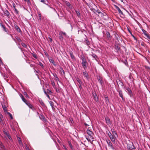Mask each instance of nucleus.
I'll return each instance as SVG.
<instances>
[{
    "mask_svg": "<svg viewBox=\"0 0 150 150\" xmlns=\"http://www.w3.org/2000/svg\"><path fill=\"white\" fill-rule=\"evenodd\" d=\"M47 91L49 93H52V91L51 90H50L47 89Z\"/></svg>",
    "mask_w": 150,
    "mask_h": 150,
    "instance_id": "nucleus-61",
    "label": "nucleus"
},
{
    "mask_svg": "<svg viewBox=\"0 0 150 150\" xmlns=\"http://www.w3.org/2000/svg\"><path fill=\"white\" fill-rule=\"evenodd\" d=\"M82 33V31H81V30H78V34H79L81 33Z\"/></svg>",
    "mask_w": 150,
    "mask_h": 150,
    "instance_id": "nucleus-55",
    "label": "nucleus"
},
{
    "mask_svg": "<svg viewBox=\"0 0 150 150\" xmlns=\"http://www.w3.org/2000/svg\"><path fill=\"white\" fill-rule=\"evenodd\" d=\"M69 144L71 149H72L73 146L71 143L70 142H69Z\"/></svg>",
    "mask_w": 150,
    "mask_h": 150,
    "instance_id": "nucleus-48",
    "label": "nucleus"
},
{
    "mask_svg": "<svg viewBox=\"0 0 150 150\" xmlns=\"http://www.w3.org/2000/svg\"><path fill=\"white\" fill-rule=\"evenodd\" d=\"M14 11L15 13L17 15H18L19 13L18 11L16 9V8H15L14 9Z\"/></svg>",
    "mask_w": 150,
    "mask_h": 150,
    "instance_id": "nucleus-37",
    "label": "nucleus"
},
{
    "mask_svg": "<svg viewBox=\"0 0 150 150\" xmlns=\"http://www.w3.org/2000/svg\"><path fill=\"white\" fill-rule=\"evenodd\" d=\"M117 83L118 85H120L122 86H123L124 85L123 83L122 82L119 80H118L117 81Z\"/></svg>",
    "mask_w": 150,
    "mask_h": 150,
    "instance_id": "nucleus-14",
    "label": "nucleus"
},
{
    "mask_svg": "<svg viewBox=\"0 0 150 150\" xmlns=\"http://www.w3.org/2000/svg\"><path fill=\"white\" fill-rule=\"evenodd\" d=\"M124 63L126 65H128V63L126 60H125L124 61Z\"/></svg>",
    "mask_w": 150,
    "mask_h": 150,
    "instance_id": "nucleus-52",
    "label": "nucleus"
},
{
    "mask_svg": "<svg viewBox=\"0 0 150 150\" xmlns=\"http://www.w3.org/2000/svg\"><path fill=\"white\" fill-rule=\"evenodd\" d=\"M41 116L42 117V120L44 121V122H46V120L45 117L44 116L42 115H41Z\"/></svg>",
    "mask_w": 150,
    "mask_h": 150,
    "instance_id": "nucleus-36",
    "label": "nucleus"
},
{
    "mask_svg": "<svg viewBox=\"0 0 150 150\" xmlns=\"http://www.w3.org/2000/svg\"><path fill=\"white\" fill-rule=\"evenodd\" d=\"M28 106L30 109H31L33 111H35V108L33 106V105L30 103H28V101L25 103Z\"/></svg>",
    "mask_w": 150,
    "mask_h": 150,
    "instance_id": "nucleus-3",
    "label": "nucleus"
},
{
    "mask_svg": "<svg viewBox=\"0 0 150 150\" xmlns=\"http://www.w3.org/2000/svg\"><path fill=\"white\" fill-rule=\"evenodd\" d=\"M106 102H107V101H108V97H106L105 98Z\"/></svg>",
    "mask_w": 150,
    "mask_h": 150,
    "instance_id": "nucleus-60",
    "label": "nucleus"
},
{
    "mask_svg": "<svg viewBox=\"0 0 150 150\" xmlns=\"http://www.w3.org/2000/svg\"><path fill=\"white\" fill-rule=\"evenodd\" d=\"M49 103H50V105H51V107L52 108V109L53 110H54L55 109V108L54 107V103L52 101H50L49 102Z\"/></svg>",
    "mask_w": 150,
    "mask_h": 150,
    "instance_id": "nucleus-21",
    "label": "nucleus"
},
{
    "mask_svg": "<svg viewBox=\"0 0 150 150\" xmlns=\"http://www.w3.org/2000/svg\"><path fill=\"white\" fill-rule=\"evenodd\" d=\"M32 56H33V57H34V58L36 59L37 58V55H36V54H35V53H32Z\"/></svg>",
    "mask_w": 150,
    "mask_h": 150,
    "instance_id": "nucleus-43",
    "label": "nucleus"
},
{
    "mask_svg": "<svg viewBox=\"0 0 150 150\" xmlns=\"http://www.w3.org/2000/svg\"><path fill=\"white\" fill-rule=\"evenodd\" d=\"M41 2H42V3L45 4L49 6V5L47 4V3H48V1L47 0H41Z\"/></svg>",
    "mask_w": 150,
    "mask_h": 150,
    "instance_id": "nucleus-25",
    "label": "nucleus"
},
{
    "mask_svg": "<svg viewBox=\"0 0 150 150\" xmlns=\"http://www.w3.org/2000/svg\"><path fill=\"white\" fill-rule=\"evenodd\" d=\"M127 90L128 91L129 93H130V94H132V91H131V90L129 88H128L127 89Z\"/></svg>",
    "mask_w": 150,
    "mask_h": 150,
    "instance_id": "nucleus-47",
    "label": "nucleus"
},
{
    "mask_svg": "<svg viewBox=\"0 0 150 150\" xmlns=\"http://www.w3.org/2000/svg\"><path fill=\"white\" fill-rule=\"evenodd\" d=\"M59 38L61 40H63V35L62 33H61V32L59 33Z\"/></svg>",
    "mask_w": 150,
    "mask_h": 150,
    "instance_id": "nucleus-24",
    "label": "nucleus"
},
{
    "mask_svg": "<svg viewBox=\"0 0 150 150\" xmlns=\"http://www.w3.org/2000/svg\"><path fill=\"white\" fill-rule=\"evenodd\" d=\"M95 59L96 61H97V59H98V57L94 53L92 52L91 54H90Z\"/></svg>",
    "mask_w": 150,
    "mask_h": 150,
    "instance_id": "nucleus-12",
    "label": "nucleus"
},
{
    "mask_svg": "<svg viewBox=\"0 0 150 150\" xmlns=\"http://www.w3.org/2000/svg\"><path fill=\"white\" fill-rule=\"evenodd\" d=\"M8 114L9 115V116H10L11 119H13V117L12 115L10 112H8Z\"/></svg>",
    "mask_w": 150,
    "mask_h": 150,
    "instance_id": "nucleus-44",
    "label": "nucleus"
},
{
    "mask_svg": "<svg viewBox=\"0 0 150 150\" xmlns=\"http://www.w3.org/2000/svg\"><path fill=\"white\" fill-rule=\"evenodd\" d=\"M84 42L87 45H89L90 44V42L87 39H85Z\"/></svg>",
    "mask_w": 150,
    "mask_h": 150,
    "instance_id": "nucleus-26",
    "label": "nucleus"
},
{
    "mask_svg": "<svg viewBox=\"0 0 150 150\" xmlns=\"http://www.w3.org/2000/svg\"><path fill=\"white\" fill-rule=\"evenodd\" d=\"M13 6L14 8V9H15V8H16V5L15 4L13 3Z\"/></svg>",
    "mask_w": 150,
    "mask_h": 150,
    "instance_id": "nucleus-58",
    "label": "nucleus"
},
{
    "mask_svg": "<svg viewBox=\"0 0 150 150\" xmlns=\"http://www.w3.org/2000/svg\"><path fill=\"white\" fill-rule=\"evenodd\" d=\"M50 62H51L52 63V64H54L55 65V64H54V60L52 59H51L50 60Z\"/></svg>",
    "mask_w": 150,
    "mask_h": 150,
    "instance_id": "nucleus-45",
    "label": "nucleus"
},
{
    "mask_svg": "<svg viewBox=\"0 0 150 150\" xmlns=\"http://www.w3.org/2000/svg\"><path fill=\"white\" fill-rule=\"evenodd\" d=\"M115 36L116 39L118 41H119V40H120V36L118 35H117V36L116 35H115Z\"/></svg>",
    "mask_w": 150,
    "mask_h": 150,
    "instance_id": "nucleus-38",
    "label": "nucleus"
},
{
    "mask_svg": "<svg viewBox=\"0 0 150 150\" xmlns=\"http://www.w3.org/2000/svg\"><path fill=\"white\" fill-rule=\"evenodd\" d=\"M63 146L65 150H67L66 146L64 145H63Z\"/></svg>",
    "mask_w": 150,
    "mask_h": 150,
    "instance_id": "nucleus-59",
    "label": "nucleus"
},
{
    "mask_svg": "<svg viewBox=\"0 0 150 150\" xmlns=\"http://www.w3.org/2000/svg\"><path fill=\"white\" fill-rule=\"evenodd\" d=\"M24 95H25V96L26 97H28V98H29L28 95L27 94V93L26 92H24Z\"/></svg>",
    "mask_w": 150,
    "mask_h": 150,
    "instance_id": "nucleus-46",
    "label": "nucleus"
},
{
    "mask_svg": "<svg viewBox=\"0 0 150 150\" xmlns=\"http://www.w3.org/2000/svg\"><path fill=\"white\" fill-rule=\"evenodd\" d=\"M38 65H40L42 68H43L44 66L43 64L40 62H39V63L38 64Z\"/></svg>",
    "mask_w": 150,
    "mask_h": 150,
    "instance_id": "nucleus-41",
    "label": "nucleus"
},
{
    "mask_svg": "<svg viewBox=\"0 0 150 150\" xmlns=\"http://www.w3.org/2000/svg\"><path fill=\"white\" fill-rule=\"evenodd\" d=\"M25 1H26L28 4H29V3H30V2L29 0H24Z\"/></svg>",
    "mask_w": 150,
    "mask_h": 150,
    "instance_id": "nucleus-56",
    "label": "nucleus"
},
{
    "mask_svg": "<svg viewBox=\"0 0 150 150\" xmlns=\"http://www.w3.org/2000/svg\"><path fill=\"white\" fill-rule=\"evenodd\" d=\"M82 65L84 69L85 70L86 68H87V62L86 61H82Z\"/></svg>",
    "mask_w": 150,
    "mask_h": 150,
    "instance_id": "nucleus-8",
    "label": "nucleus"
},
{
    "mask_svg": "<svg viewBox=\"0 0 150 150\" xmlns=\"http://www.w3.org/2000/svg\"><path fill=\"white\" fill-rule=\"evenodd\" d=\"M115 8L117 10H118L119 13L120 14H121L123 15V12L121 11V10L120 9V8L118 6H117L116 5H115Z\"/></svg>",
    "mask_w": 150,
    "mask_h": 150,
    "instance_id": "nucleus-13",
    "label": "nucleus"
},
{
    "mask_svg": "<svg viewBox=\"0 0 150 150\" xmlns=\"http://www.w3.org/2000/svg\"><path fill=\"white\" fill-rule=\"evenodd\" d=\"M30 66L31 67H33L34 66V65L33 64H30Z\"/></svg>",
    "mask_w": 150,
    "mask_h": 150,
    "instance_id": "nucleus-62",
    "label": "nucleus"
},
{
    "mask_svg": "<svg viewBox=\"0 0 150 150\" xmlns=\"http://www.w3.org/2000/svg\"><path fill=\"white\" fill-rule=\"evenodd\" d=\"M2 105L3 109L4 110V111H6L7 110V108L6 107V106L5 105L2 104Z\"/></svg>",
    "mask_w": 150,
    "mask_h": 150,
    "instance_id": "nucleus-29",
    "label": "nucleus"
},
{
    "mask_svg": "<svg viewBox=\"0 0 150 150\" xmlns=\"http://www.w3.org/2000/svg\"><path fill=\"white\" fill-rule=\"evenodd\" d=\"M54 76L55 77L54 80L57 81L59 80V79L58 77L57 76V74H53Z\"/></svg>",
    "mask_w": 150,
    "mask_h": 150,
    "instance_id": "nucleus-28",
    "label": "nucleus"
},
{
    "mask_svg": "<svg viewBox=\"0 0 150 150\" xmlns=\"http://www.w3.org/2000/svg\"><path fill=\"white\" fill-rule=\"evenodd\" d=\"M93 94L94 100L96 102H98V98L97 96L96 93H93Z\"/></svg>",
    "mask_w": 150,
    "mask_h": 150,
    "instance_id": "nucleus-9",
    "label": "nucleus"
},
{
    "mask_svg": "<svg viewBox=\"0 0 150 150\" xmlns=\"http://www.w3.org/2000/svg\"><path fill=\"white\" fill-rule=\"evenodd\" d=\"M118 92L120 97L122 98V100H124V99L123 97L122 91L121 90H119Z\"/></svg>",
    "mask_w": 150,
    "mask_h": 150,
    "instance_id": "nucleus-15",
    "label": "nucleus"
},
{
    "mask_svg": "<svg viewBox=\"0 0 150 150\" xmlns=\"http://www.w3.org/2000/svg\"><path fill=\"white\" fill-rule=\"evenodd\" d=\"M147 37L150 40V36L149 35H147Z\"/></svg>",
    "mask_w": 150,
    "mask_h": 150,
    "instance_id": "nucleus-64",
    "label": "nucleus"
},
{
    "mask_svg": "<svg viewBox=\"0 0 150 150\" xmlns=\"http://www.w3.org/2000/svg\"><path fill=\"white\" fill-rule=\"evenodd\" d=\"M5 134L7 135L9 139L11 138V136L9 135V134H8L6 132Z\"/></svg>",
    "mask_w": 150,
    "mask_h": 150,
    "instance_id": "nucleus-50",
    "label": "nucleus"
},
{
    "mask_svg": "<svg viewBox=\"0 0 150 150\" xmlns=\"http://www.w3.org/2000/svg\"><path fill=\"white\" fill-rule=\"evenodd\" d=\"M106 142L108 145V146L110 147L112 149L114 150V148L113 147L112 144L111 142L109 140H106Z\"/></svg>",
    "mask_w": 150,
    "mask_h": 150,
    "instance_id": "nucleus-7",
    "label": "nucleus"
},
{
    "mask_svg": "<svg viewBox=\"0 0 150 150\" xmlns=\"http://www.w3.org/2000/svg\"><path fill=\"white\" fill-rule=\"evenodd\" d=\"M127 148L129 150H132L133 149H135L136 148L133 143L131 141H129V143L127 144Z\"/></svg>",
    "mask_w": 150,
    "mask_h": 150,
    "instance_id": "nucleus-1",
    "label": "nucleus"
},
{
    "mask_svg": "<svg viewBox=\"0 0 150 150\" xmlns=\"http://www.w3.org/2000/svg\"><path fill=\"white\" fill-rule=\"evenodd\" d=\"M15 38L19 42H20L21 41V40L20 38L18 37L17 36H16L15 37Z\"/></svg>",
    "mask_w": 150,
    "mask_h": 150,
    "instance_id": "nucleus-31",
    "label": "nucleus"
},
{
    "mask_svg": "<svg viewBox=\"0 0 150 150\" xmlns=\"http://www.w3.org/2000/svg\"><path fill=\"white\" fill-rule=\"evenodd\" d=\"M1 26L3 28L4 30L6 32H8V29L6 28L5 26L2 24L1 23Z\"/></svg>",
    "mask_w": 150,
    "mask_h": 150,
    "instance_id": "nucleus-18",
    "label": "nucleus"
},
{
    "mask_svg": "<svg viewBox=\"0 0 150 150\" xmlns=\"http://www.w3.org/2000/svg\"><path fill=\"white\" fill-rule=\"evenodd\" d=\"M106 123L108 125H109L110 123V120L109 118L107 117L105 118Z\"/></svg>",
    "mask_w": 150,
    "mask_h": 150,
    "instance_id": "nucleus-20",
    "label": "nucleus"
},
{
    "mask_svg": "<svg viewBox=\"0 0 150 150\" xmlns=\"http://www.w3.org/2000/svg\"><path fill=\"white\" fill-rule=\"evenodd\" d=\"M14 26L15 27V28L17 31L21 33H22V32L21 30V29L19 28V27L18 26L16 25L15 24H14Z\"/></svg>",
    "mask_w": 150,
    "mask_h": 150,
    "instance_id": "nucleus-10",
    "label": "nucleus"
},
{
    "mask_svg": "<svg viewBox=\"0 0 150 150\" xmlns=\"http://www.w3.org/2000/svg\"><path fill=\"white\" fill-rule=\"evenodd\" d=\"M20 96L23 102H24L25 103L27 102V101L24 98L22 94H20Z\"/></svg>",
    "mask_w": 150,
    "mask_h": 150,
    "instance_id": "nucleus-17",
    "label": "nucleus"
},
{
    "mask_svg": "<svg viewBox=\"0 0 150 150\" xmlns=\"http://www.w3.org/2000/svg\"><path fill=\"white\" fill-rule=\"evenodd\" d=\"M83 74L84 76L86 78H88V73L86 71H85L83 72Z\"/></svg>",
    "mask_w": 150,
    "mask_h": 150,
    "instance_id": "nucleus-19",
    "label": "nucleus"
},
{
    "mask_svg": "<svg viewBox=\"0 0 150 150\" xmlns=\"http://www.w3.org/2000/svg\"><path fill=\"white\" fill-rule=\"evenodd\" d=\"M87 133L90 137V138L92 139H94L93 136V133L89 129H87L86 131Z\"/></svg>",
    "mask_w": 150,
    "mask_h": 150,
    "instance_id": "nucleus-4",
    "label": "nucleus"
},
{
    "mask_svg": "<svg viewBox=\"0 0 150 150\" xmlns=\"http://www.w3.org/2000/svg\"><path fill=\"white\" fill-rule=\"evenodd\" d=\"M51 84L53 87L55 86V83L53 81H51Z\"/></svg>",
    "mask_w": 150,
    "mask_h": 150,
    "instance_id": "nucleus-42",
    "label": "nucleus"
},
{
    "mask_svg": "<svg viewBox=\"0 0 150 150\" xmlns=\"http://www.w3.org/2000/svg\"><path fill=\"white\" fill-rule=\"evenodd\" d=\"M21 45L23 47H24L25 48H27V45L25 43H24L23 42L21 43Z\"/></svg>",
    "mask_w": 150,
    "mask_h": 150,
    "instance_id": "nucleus-32",
    "label": "nucleus"
},
{
    "mask_svg": "<svg viewBox=\"0 0 150 150\" xmlns=\"http://www.w3.org/2000/svg\"><path fill=\"white\" fill-rule=\"evenodd\" d=\"M38 17L39 19L41 20V14L40 13L38 12Z\"/></svg>",
    "mask_w": 150,
    "mask_h": 150,
    "instance_id": "nucleus-40",
    "label": "nucleus"
},
{
    "mask_svg": "<svg viewBox=\"0 0 150 150\" xmlns=\"http://www.w3.org/2000/svg\"><path fill=\"white\" fill-rule=\"evenodd\" d=\"M106 34L108 38H110V34L108 31H107L106 32Z\"/></svg>",
    "mask_w": 150,
    "mask_h": 150,
    "instance_id": "nucleus-30",
    "label": "nucleus"
},
{
    "mask_svg": "<svg viewBox=\"0 0 150 150\" xmlns=\"http://www.w3.org/2000/svg\"><path fill=\"white\" fill-rule=\"evenodd\" d=\"M69 53L71 59L72 60L75 59V57L74 56V55H73V52L72 51H71L69 52Z\"/></svg>",
    "mask_w": 150,
    "mask_h": 150,
    "instance_id": "nucleus-16",
    "label": "nucleus"
},
{
    "mask_svg": "<svg viewBox=\"0 0 150 150\" xmlns=\"http://www.w3.org/2000/svg\"><path fill=\"white\" fill-rule=\"evenodd\" d=\"M40 104L41 105H42L43 106H45V104L44 103L43 101H40Z\"/></svg>",
    "mask_w": 150,
    "mask_h": 150,
    "instance_id": "nucleus-39",
    "label": "nucleus"
},
{
    "mask_svg": "<svg viewBox=\"0 0 150 150\" xmlns=\"http://www.w3.org/2000/svg\"><path fill=\"white\" fill-rule=\"evenodd\" d=\"M97 12H98V13H101V12H100V11H99L98 10H97Z\"/></svg>",
    "mask_w": 150,
    "mask_h": 150,
    "instance_id": "nucleus-63",
    "label": "nucleus"
},
{
    "mask_svg": "<svg viewBox=\"0 0 150 150\" xmlns=\"http://www.w3.org/2000/svg\"><path fill=\"white\" fill-rule=\"evenodd\" d=\"M0 147L2 149H3L4 148V146L3 144L2 143L0 142Z\"/></svg>",
    "mask_w": 150,
    "mask_h": 150,
    "instance_id": "nucleus-35",
    "label": "nucleus"
},
{
    "mask_svg": "<svg viewBox=\"0 0 150 150\" xmlns=\"http://www.w3.org/2000/svg\"><path fill=\"white\" fill-rule=\"evenodd\" d=\"M76 12L78 16H79L80 15V14L79 12L76 11Z\"/></svg>",
    "mask_w": 150,
    "mask_h": 150,
    "instance_id": "nucleus-54",
    "label": "nucleus"
},
{
    "mask_svg": "<svg viewBox=\"0 0 150 150\" xmlns=\"http://www.w3.org/2000/svg\"><path fill=\"white\" fill-rule=\"evenodd\" d=\"M142 31L146 36H147V35H149L146 33V31L144 29H142Z\"/></svg>",
    "mask_w": 150,
    "mask_h": 150,
    "instance_id": "nucleus-33",
    "label": "nucleus"
},
{
    "mask_svg": "<svg viewBox=\"0 0 150 150\" xmlns=\"http://www.w3.org/2000/svg\"><path fill=\"white\" fill-rule=\"evenodd\" d=\"M4 13V15L8 17H9L10 16V14L9 12L6 9L3 10Z\"/></svg>",
    "mask_w": 150,
    "mask_h": 150,
    "instance_id": "nucleus-6",
    "label": "nucleus"
},
{
    "mask_svg": "<svg viewBox=\"0 0 150 150\" xmlns=\"http://www.w3.org/2000/svg\"><path fill=\"white\" fill-rule=\"evenodd\" d=\"M112 132L113 134H116V135L117 134V133L114 130H113V131H112Z\"/></svg>",
    "mask_w": 150,
    "mask_h": 150,
    "instance_id": "nucleus-57",
    "label": "nucleus"
},
{
    "mask_svg": "<svg viewBox=\"0 0 150 150\" xmlns=\"http://www.w3.org/2000/svg\"><path fill=\"white\" fill-rule=\"evenodd\" d=\"M61 33H62V34L63 36H63H66V33H65V32H62V31H61Z\"/></svg>",
    "mask_w": 150,
    "mask_h": 150,
    "instance_id": "nucleus-49",
    "label": "nucleus"
},
{
    "mask_svg": "<svg viewBox=\"0 0 150 150\" xmlns=\"http://www.w3.org/2000/svg\"><path fill=\"white\" fill-rule=\"evenodd\" d=\"M108 134L111 141L112 142H115V138L114 137V136L110 132H109Z\"/></svg>",
    "mask_w": 150,
    "mask_h": 150,
    "instance_id": "nucleus-5",
    "label": "nucleus"
},
{
    "mask_svg": "<svg viewBox=\"0 0 150 150\" xmlns=\"http://www.w3.org/2000/svg\"><path fill=\"white\" fill-rule=\"evenodd\" d=\"M1 116H2V115L1 114L0 115V122H3V120L1 118Z\"/></svg>",
    "mask_w": 150,
    "mask_h": 150,
    "instance_id": "nucleus-53",
    "label": "nucleus"
},
{
    "mask_svg": "<svg viewBox=\"0 0 150 150\" xmlns=\"http://www.w3.org/2000/svg\"><path fill=\"white\" fill-rule=\"evenodd\" d=\"M79 86L80 90H81V89H82V88L81 86V84H79Z\"/></svg>",
    "mask_w": 150,
    "mask_h": 150,
    "instance_id": "nucleus-51",
    "label": "nucleus"
},
{
    "mask_svg": "<svg viewBox=\"0 0 150 150\" xmlns=\"http://www.w3.org/2000/svg\"><path fill=\"white\" fill-rule=\"evenodd\" d=\"M76 81L79 83V84H82V82L81 81V80L80 79L78 78L77 77L76 78Z\"/></svg>",
    "mask_w": 150,
    "mask_h": 150,
    "instance_id": "nucleus-27",
    "label": "nucleus"
},
{
    "mask_svg": "<svg viewBox=\"0 0 150 150\" xmlns=\"http://www.w3.org/2000/svg\"><path fill=\"white\" fill-rule=\"evenodd\" d=\"M81 59L82 61H86V58L85 57L84 54H82L81 55Z\"/></svg>",
    "mask_w": 150,
    "mask_h": 150,
    "instance_id": "nucleus-22",
    "label": "nucleus"
},
{
    "mask_svg": "<svg viewBox=\"0 0 150 150\" xmlns=\"http://www.w3.org/2000/svg\"><path fill=\"white\" fill-rule=\"evenodd\" d=\"M18 140L20 145L22 146L23 145L22 142L21 141V139L19 137H18Z\"/></svg>",
    "mask_w": 150,
    "mask_h": 150,
    "instance_id": "nucleus-23",
    "label": "nucleus"
},
{
    "mask_svg": "<svg viewBox=\"0 0 150 150\" xmlns=\"http://www.w3.org/2000/svg\"><path fill=\"white\" fill-rule=\"evenodd\" d=\"M65 3L66 5H67V6H68V7H69L70 6L71 4H70V3L69 2L67 1H65Z\"/></svg>",
    "mask_w": 150,
    "mask_h": 150,
    "instance_id": "nucleus-34",
    "label": "nucleus"
},
{
    "mask_svg": "<svg viewBox=\"0 0 150 150\" xmlns=\"http://www.w3.org/2000/svg\"><path fill=\"white\" fill-rule=\"evenodd\" d=\"M115 49L117 50V52L120 51L121 49L120 47L118 44H116L115 46Z\"/></svg>",
    "mask_w": 150,
    "mask_h": 150,
    "instance_id": "nucleus-11",
    "label": "nucleus"
},
{
    "mask_svg": "<svg viewBox=\"0 0 150 150\" xmlns=\"http://www.w3.org/2000/svg\"><path fill=\"white\" fill-rule=\"evenodd\" d=\"M97 79L98 81L99 82L101 86H103L104 84L103 77L100 76L99 75L97 77Z\"/></svg>",
    "mask_w": 150,
    "mask_h": 150,
    "instance_id": "nucleus-2",
    "label": "nucleus"
}]
</instances>
